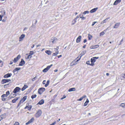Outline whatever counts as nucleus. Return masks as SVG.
Segmentation results:
<instances>
[{"mask_svg": "<svg viewBox=\"0 0 125 125\" xmlns=\"http://www.w3.org/2000/svg\"><path fill=\"white\" fill-rule=\"evenodd\" d=\"M42 114V111L40 110H39L35 114V116L36 118L38 117L41 116Z\"/></svg>", "mask_w": 125, "mask_h": 125, "instance_id": "nucleus-1", "label": "nucleus"}, {"mask_svg": "<svg viewBox=\"0 0 125 125\" xmlns=\"http://www.w3.org/2000/svg\"><path fill=\"white\" fill-rule=\"evenodd\" d=\"M53 65L52 64H51L50 65L48 66L46 68L44 69L42 71L43 72H46L50 69V68Z\"/></svg>", "mask_w": 125, "mask_h": 125, "instance_id": "nucleus-2", "label": "nucleus"}, {"mask_svg": "<svg viewBox=\"0 0 125 125\" xmlns=\"http://www.w3.org/2000/svg\"><path fill=\"white\" fill-rule=\"evenodd\" d=\"M58 40V39L55 37H52L51 40V42L53 43H54L57 42Z\"/></svg>", "mask_w": 125, "mask_h": 125, "instance_id": "nucleus-3", "label": "nucleus"}, {"mask_svg": "<svg viewBox=\"0 0 125 125\" xmlns=\"http://www.w3.org/2000/svg\"><path fill=\"white\" fill-rule=\"evenodd\" d=\"M45 90V89L44 88H40L39 89L38 92L40 94H41Z\"/></svg>", "mask_w": 125, "mask_h": 125, "instance_id": "nucleus-4", "label": "nucleus"}, {"mask_svg": "<svg viewBox=\"0 0 125 125\" xmlns=\"http://www.w3.org/2000/svg\"><path fill=\"white\" fill-rule=\"evenodd\" d=\"M11 80L10 79H3L2 80L1 83L2 84H4L10 81Z\"/></svg>", "mask_w": 125, "mask_h": 125, "instance_id": "nucleus-5", "label": "nucleus"}, {"mask_svg": "<svg viewBox=\"0 0 125 125\" xmlns=\"http://www.w3.org/2000/svg\"><path fill=\"white\" fill-rule=\"evenodd\" d=\"M21 90V88L19 87H16L14 90L13 92L14 93H16L19 92Z\"/></svg>", "mask_w": 125, "mask_h": 125, "instance_id": "nucleus-6", "label": "nucleus"}, {"mask_svg": "<svg viewBox=\"0 0 125 125\" xmlns=\"http://www.w3.org/2000/svg\"><path fill=\"white\" fill-rule=\"evenodd\" d=\"M6 115L5 114H4L0 116V121L2 119L5 118L6 117Z\"/></svg>", "mask_w": 125, "mask_h": 125, "instance_id": "nucleus-7", "label": "nucleus"}, {"mask_svg": "<svg viewBox=\"0 0 125 125\" xmlns=\"http://www.w3.org/2000/svg\"><path fill=\"white\" fill-rule=\"evenodd\" d=\"M25 62L24 61L23 59H21V61L20 62L19 64V66H22L23 65L25 64Z\"/></svg>", "mask_w": 125, "mask_h": 125, "instance_id": "nucleus-8", "label": "nucleus"}, {"mask_svg": "<svg viewBox=\"0 0 125 125\" xmlns=\"http://www.w3.org/2000/svg\"><path fill=\"white\" fill-rule=\"evenodd\" d=\"M12 75L11 73H8L5 74L4 76V78H7L8 77H10Z\"/></svg>", "mask_w": 125, "mask_h": 125, "instance_id": "nucleus-9", "label": "nucleus"}, {"mask_svg": "<svg viewBox=\"0 0 125 125\" xmlns=\"http://www.w3.org/2000/svg\"><path fill=\"white\" fill-rule=\"evenodd\" d=\"M25 35L24 34H22L19 37V41L21 42V41L25 37Z\"/></svg>", "mask_w": 125, "mask_h": 125, "instance_id": "nucleus-10", "label": "nucleus"}, {"mask_svg": "<svg viewBox=\"0 0 125 125\" xmlns=\"http://www.w3.org/2000/svg\"><path fill=\"white\" fill-rule=\"evenodd\" d=\"M80 59L79 58L76 61H75V60L73 61L72 62V64L73 65H75L77 64V63L78 62L79 60H80Z\"/></svg>", "mask_w": 125, "mask_h": 125, "instance_id": "nucleus-11", "label": "nucleus"}, {"mask_svg": "<svg viewBox=\"0 0 125 125\" xmlns=\"http://www.w3.org/2000/svg\"><path fill=\"white\" fill-rule=\"evenodd\" d=\"M81 36H79L77 38L76 40V42L77 43L79 42L81 40Z\"/></svg>", "mask_w": 125, "mask_h": 125, "instance_id": "nucleus-12", "label": "nucleus"}, {"mask_svg": "<svg viewBox=\"0 0 125 125\" xmlns=\"http://www.w3.org/2000/svg\"><path fill=\"white\" fill-rule=\"evenodd\" d=\"M34 118H31L29 121L26 123V125H28L32 123L34 120Z\"/></svg>", "mask_w": 125, "mask_h": 125, "instance_id": "nucleus-13", "label": "nucleus"}, {"mask_svg": "<svg viewBox=\"0 0 125 125\" xmlns=\"http://www.w3.org/2000/svg\"><path fill=\"white\" fill-rule=\"evenodd\" d=\"M86 50H85V51H83L80 54V59H81V57L82 56H83V55H84L85 53H86Z\"/></svg>", "mask_w": 125, "mask_h": 125, "instance_id": "nucleus-14", "label": "nucleus"}, {"mask_svg": "<svg viewBox=\"0 0 125 125\" xmlns=\"http://www.w3.org/2000/svg\"><path fill=\"white\" fill-rule=\"evenodd\" d=\"M98 9V8L97 7L95 8H94L91 10L90 11V12L91 13H94Z\"/></svg>", "mask_w": 125, "mask_h": 125, "instance_id": "nucleus-15", "label": "nucleus"}, {"mask_svg": "<svg viewBox=\"0 0 125 125\" xmlns=\"http://www.w3.org/2000/svg\"><path fill=\"white\" fill-rule=\"evenodd\" d=\"M44 100L43 99H42L37 104L42 105L44 103Z\"/></svg>", "mask_w": 125, "mask_h": 125, "instance_id": "nucleus-16", "label": "nucleus"}, {"mask_svg": "<svg viewBox=\"0 0 125 125\" xmlns=\"http://www.w3.org/2000/svg\"><path fill=\"white\" fill-rule=\"evenodd\" d=\"M121 1V0H116L114 2L113 5H116L120 3Z\"/></svg>", "mask_w": 125, "mask_h": 125, "instance_id": "nucleus-17", "label": "nucleus"}, {"mask_svg": "<svg viewBox=\"0 0 125 125\" xmlns=\"http://www.w3.org/2000/svg\"><path fill=\"white\" fill-rule=\"evenodd\" d=\"M90 61H88L86 62V64H87L88 65H89L91 66H93L94 65V63H92V62H91V63H90Z\"/></svg>", "mask_w": 125, "mask_h": 125, "instance_id": "nucleus-18", "label": "nucleus"}, {"mask_svg": "<svg viewBox=\"0 0 125 125\" xmlns=\"http://www.w3.org/2000/svg\"><path fill=\"white\" fill-rule=\"evenodd\" d=\"M45 52L49 55H51L52 52L50 50H46L45 51Z\"/></svg>", "mask_w": 125, "mask_h": 125, "instance_id": "nucleus-19", "label": "nucleus"}, {"mask_svg": "<svg viewBox=\"0 0 125 125\" xmlns=\"http://www.w3.org/2000/svg\"><path fill=\"white\" fill-rule=\"evenodd\" d=\"M120 24V23H117L114 26V28H117L118 27Z\"/></svg>", "mask_w": 125, "mask_h": 125, "instance_id": "nucleus-20", "label": "nucleus"}, {"mask_svg": "<svg viewBox=\"0 0 125 125\" xmlns=\"http://www.w3.org/2000/svg\"><path fill=\"white\" fill-rule=\"evenodd\" d=\"M99 47V45H96L94 46H92L90 47V48L91 49H95Z\"/></svg>", "mask_w": 125, "mask_h": 125, "instance_id": "nucleus-21", "label": "nucleus"}, {"mask_svg": "<svg viewBox=\"0 0 125 125\" xmlns=\"http://www.w3.org/2000/svg\"><path fill=\"white\" fill-rule=\"evenodd\" d=\"M28 87V86L27 85L25 84L22 89V91H23L25 90L26 88Z\"/></svg>", "mask_w": 125, "mask_h": 125, "instance_id": "nucleus-22", "label": "nucleus"}, {"mask_svg": "<svg viewBox=\"0 0 125 125\" xmlns=\"http://www.w3.org/2000/svg\"><path fill=\"white\" fill-rule=\"evenodd\" d=\"M31 107L32 106L31 105L26 106L25 107L24 109H27L28 110H31Z\"/></svg>", "mask_w": 125, "mask_h": 125, "instance_id": "nucleus-23", "label": "nucleus"}, {"mask_svg": "<svg viewBox=\"0 0 125 125\" xmlns=\"http://www.w3.org/2000/svg\"><path fill=\"white\" fill-rule=\"evenodd\" d=\"M20 98V97H19L16 98L15 99L13 100H12V102L13 103H15L17 100H18Z\"/></svg>", "mask_w": 125, "mask_h": 125, "instance_id": "nucleus-24", "label": "nucleus"}, {"mask_svg": "<svg viewBox=\"0 0 125 125\" xmlns=\"http://www.w3.org/2000/svg\"><path fill=\"white\" fill-rule=\"evenodd\" d=\"M21 69L20 68H15L14 70H13V72L14 73H15L16 71H18L19 70Z\"/></svg>", "mask_w": 125, "mask_h": 125, "instance_id": "nucleus-25", "label": "nucleus"}, {"mask_svg": "<svg viewBox=\"0 0 125 125\" xmlns=\"http://www.w3.org/2000/svg\"><path fill=\"white\" fill-rule=\"evenodd\" d=\"M75 90V88H73L69 89L68 90V91L69 92L74 91Z\"/></svg>", "mask_w": 125, "mask_h": 125, "instance_id": "nucleus-26", "label": "nucleus"}, {"mask_svg": "<svg viewBox=\"0 0 125 125\" xmlns=\"http://www.w3.org/2000/svg\"><path fill=\"white\" fill-rule=\"evenodd\" d=\"M109 19V17L106 18V19H105V20H104L103 21H102V22H101V24H103L104 23L106 22V21H107Z\"/></svg>", "mask_w": 125, "mask_h": 125, "instance_id": "nucleus-27", "label": "nucleus"}, {"mask_svg": "<svg viewBox=\"0 0 125 125\" xmlns=\"http://www.w3.org/2000/svg\"><path fill=\"white\" fill-rule=\"evenodd\" d=\"M76 21L77 20L74 19L72 21L71 25H74V24L76 22Z\"/></svg>", "mask_w": 125, "mask_h": 125, "instance_id": "nucleus-28", "label": "nucleus"}, {"mask_svg": "<svg viewBox=\"0 0 125 125\" xmlns=\"http://www.w3.org/2000/svg\"><path fill=\"white\" fill-rule=\"evenodd\" d=\"M93 37L92 35L90 34H88V38L89 40H91V38H92Z\"/></svg>", "mask_w": 125, "mask_h": 125, "instance_id": "nucleus-29", "label": "nucleus"}, {"mask_svg": "<svg viewBox=\"0 0 125 125\" xmlns=\"http://www.w3.org/2000/svg\"><path fill=\"white\" fill-rule=\"evenodd\" d=\"M94 58H92L91 59V62L92 63H94V62H95L96 60H95V59H94Z\"/></svg>", "mask_w": 125, "mask_h": 125, "instance_id": "nucleus-30", "label": "nucleus"}, {"mask_svg": "<svg viewBox=\"0 0 125 125\" xmlns=\"http://www.w3.org/2000/svg\"><path fill=\"white\" fill-rule=\"evenodd\" d=\"M49 83H50V81L48 80L47 82L45 84V86L46 87H47L49 85Z\"/></svg>", "mask_w": 125, "mask_h": 125, "instance_id": "nucleus-31", "label": "nucleus"}, {"mask_svg": "<svg viewBox=\"0 0 125 125\" xmlns=\"http://www.w3.org/2000/svg\"><path fill=\"white\" fill-rule=\"evenodd\" d=\"M9 83H8L7 84H6L5 85H4V88H7L9 87Z\"/></svg>", "mask_w": 125, "mask_h": 125, "instance_id": "nucleus-32", "label": "nucleus"}, {"mask_svg": "<svg viewBox=\"0 0 125 125\" xmlns=\"http://www.w3.org/2000/svg\"><path fill=\"white\" fill-rule=\"evenodd\" d=\"M27 96H24L21 99L23 100V101L24 102L26 99Z\"/></svg>", "mask_w": 125, "mask_h": 125, "instance_id": "nucleus-33", "label": "nucleus"}, {"mask_svg": "<svg viewBox=\"0 0 125 125\" xmlns=\"http://www.w3.org/2000/svg\"><path fill=\"white\" fill-rule=\"evenodd\" d=\"M120 106L123 107H125V103H122Z\"/></svg>", "mask_w": 125, "mask_h": 125, "instance_id": "nucleus-34", "label": "nucleus"}, {"mask_svg": "<svg viewBox=\"0 0 125 125\" xmlns=\"http://www.w3.org/2000/svg\"><path fill=\"white\" fill-rule=\"evenodd\" d=\"M89 13V12L88 11H86L84 12L83 13V14H88Z\"/></svg>", "mask_w": 125, "mask_h": 125, "instance_id": "nucleus-35", "label": "nucleus"}, {"mask_svg": "<svg viewBox=\"0 0 125 125\" xmlns=\"http://www.w3.org/2000/svg\"><path fill=\"white\" fill-rule=\"evenodd\" d=\"M105 34L104 32V31H102L100 33V35L101 36L104 35Z\"/></svg>", "mask_w": 125, "mask_h": 125, "instance_id": "nucleus-36", "label": "nucleus"}, {"mask_svg": "<svg viewBox=\"0 0 125 125\" xmlns=\"http://www.w3.org/2000/svg\"><path fill=\"white\" fill-rule=\"evenodd\" d=\"M37 95L36 94H34V95H33L31 96V98L33 99L35 98L36 97Z\"/></svg>", "mask_w": 125, "mask_h": 125, "instance_id": "nucleus-37", "label": "nucleus"}, {"mask_svg": "<svg viewBox=\"0 0 125 125\" xmlns=\"http://www.w3.org/2000/svg\"><path fill=\"white\" fill-rule=\"evenodd\" d=\"M18 60L16 58H14V60H13L14 62L15 63L16 62L18 61Z\"/></svg>", "mask_w": 125, "mask_h": 125, "instance_id": "nucleus-38", "label": "nucleus"}, {"mask_svg": "<svg viewBox=\"0 0 125 125\" xmlns=\"http://www.w3.org/2000/svg\"><path fill=\"white\" fill-rule=\"evenodd\" d=\"M10 94V92L9 91H7L6 93V96H7Z\"/></svg>", "mask_w": 125, "mask_h": 125, "instance_id": "nucleus-39", "label": "nucleus"}, {"mask_svg": "<svg viewBox=\"0 0 125 125\" xmlns=\"http://www.w3.org/2000/svg\"><path fill=\"white\" fill-rule=\"evenodd\" d=\"M34 53V52L32 51H31L30 52V53H29V54L31 55H33Z\"/></svg>", "mask_w": 125, "mask_h": 125, "instance_id": "nucleus-40", "label": "nucleus"}, {"mask_svg": "<svg viewBox=\"0 0 125 125\" xmlns=\"http://www.w3.org/2000/svg\"><path fill=\"white\" fill-rule=\"evenodd\" d=\"M20 55H19L17 56L16 58L18 60L20 58Z\"/></svg>", "mask_w": 125, "mask_h": 125, "instance_id": "nucleus-41", "label": "nucleus"}, {"mask_svg": "<svg viewBox=\"0 0 125 125\" xmlns=\"http://www.w3.org/2000/svg\"><path fill=\"white\" fill-rule=\"evenodd\" d=\"M6 95L5 94H4L2 95L1 96L2 98H3L5 97H7Z\"/></svg>", "mask_w": 125, "mask_h": 125, "instance_id": "nucleus-42", "label": "nucleus"}, {"mask_svg": "<svg viewBox=\"0 0 125 125\" xmlns=\"http://www.w3.org/2000/svg\"><path fill=\"white\" fill-rule=\"evenodd\" d=\"M19 125L20 123L18 122H15L14 125Z\"/></svg>", "mask_w": 125, "mask_h": 125, "instance_id": "nucleus-43", "label": "nucleus"}, {"mask_svg": "<svg viewBox=\"0 0 125 125\" xmlns=\"http://www.w3.org/2000/svg\"><path fill=\"white\" fill-rule=\"evenodd\" d=\"M34 27V28H35V25H34L33 24V23L32 25L31 26V27L30 28V30H31V28L32 27Z\"/></svg>", "mask_w": 125, "mask_h": 125, "instance_id": "nucleus-44", "label": "nucleus"}, {"mask_svg": "<svg viewBox=\"0 0 125 125\" xmlns=\"http://www.w3.org/2000/svg\"><path fill=\"white\" fill-rule=\"evenodd\" d=\"M37 77H36V76H35V77H34V78L33 79H32V81H34L36 79H37Z\"/></svg>", "mask_w": 125, "mask_h": 125, "instance_id": "nucleus-45", "label": "nucleus"}, {"mask_svg": "<svg viewBox=\"0 0 125 125\" xmlns=\"http://www.w3.org/2000/svg\"><path fill=\"white\" fill-rule=\"evenodd\" d=\"M32 57V56L31 55H29L28 56L27 58V59H30Z\"/></svg>", "mask_w": 125, "mask_h": 125, "instance_id": "nucleus-46", "label": "nucleus"}, {"mask_svg": "<svg viewBox=\"0 0 125 125\" xmlns=\"http://www.w3.org/2000/svg\"><path fill=\"white\" fill-rule=\"evenodd\" d=\"M97 22H96V21L93 22V23L92 25V26H93Z\"/></svg>", "mask_w": 125, "mask_h": 125, "instance_id": "nucleus-47", "label": "nucleus"}, {"mask_svg": "<svg viewBox=\"0 0 125 125\" xmlns=\"http://www.w3.org/2000/svg\"><path fill=\"white\" fill-rule=\"evenodd\" d=\"M66 97V96L65 95H64L63 96V97L62 98H61V100H62L63 99H64Z\"/></svg>", "mask_w": 125, "mask_h": 125, "instance_id": "nucleus-48", "label": "nucleus"}, {"mask_svg": "<svg viewBox=\"0 0 125 125\" xmlns=\"http://www.w3.org/2000/svg\"><path fill=\"white\" fill-rule=\"evenodd\" d=\"M55 53L57 54H58L59 53V51L58 50H55Z\"/></svg>", "mask_w": 125, "mask_h": 125, "instance_id": "nucleus-49", "label": "nucleus"}, {"mask_svg": "<svg viewBox=\"0 0 125 125\" xmlns=\"http://www.w3.org/2000/svg\"><path fill=\"white\" fill-rule=\"evenodd\" d=\"M56 124V122L55 121L53 123L51 124L50 125H54Z\"/></svg>", "mask_w": 125, "mask_h": 125, "instance_id": "nucleus-50", "label": "nucleus"}, {"mask_svg": "<svg viewBox=\"0 0 125 125\" xmlns=\"http://www.w3.org/2000/svg\"><path fill=\"white\" fill-rule=\"evenodd\" d=\"M82 20H85L86 19V18L83 16V15H82Z\"/></svg>", "mask_w": 125, "mask_h": 125, "instance_id": "nucleus-51", "label": "nucleus"}, {"mask_svg": "<svg viewBox=\"0 0 125 125\" xmlns=\"http://www.w3.org/2000/svg\"><path fill=\"white\" fill-rule=\"evenodd\" d=\"M54 50H58L59 49V47L57 46L56 48H54Z\"/></svg>", "mask_w": 125, "mask_h": 125, "instance_id": "nucleus-52", "label": "nucleus"}, {"mask_svg": "<svg viewBox=\"0 0 125 125\" xmlns=\"http://www.w3.org/2000/svg\"><path fill=\"white\" fill-rule=\"evenodd\" d=\"M88 103H87L85 102L84 104V106H86L88 104Z\"/></svg>", "mask_w": 125, "mask_h": 125, "instance_id": "nucleus-53", "label": "nucleus"}, {"mask_svg": "<svg viewBox=\"0 0 125 125\" xmlns=\"http://www.w3.org/2000/svg\"><path fill=\"white\" fill-rule=\"evenodd\" d=\"M123 41V39L119 43V45H121V42Z\"/></svg>", "mask_w": 125, "mask_h": 125, "instance_id": "nucleus-54", "label": "nucleus"}, {"mask_svg": "<svg viewBox=\"0 0 125 125\" xmlns=\"http://www.w3.org/2000/svg\"><path fill=\"white\" fill-rule=\"evenodd\" d=\"M46 81L45 80H44L42 82V84H44L45 83Z\"/></svg>", "mask_w": 125, "mask_h": 125, "instance_id": "nucleus-55", "label": "nucleus"}, {"mask_svg": "<svg viewBox=\"0 0 125 125\" xmlns=\"http://www.w3.org/2000/svg\"><path fill=\"white\" fill-rule=\"evenodd\" d=\"M79 17H80V16H78V15H77V17L75 18V20H77V19L79 18Z\"/></svg>", "mask_w": 125, "mask_h": 125, "instance_id": "nucleus-56", "label": "nucleus"}, {"mask_svg": "<svg viewBox=\"0 0 125 125\" xmlns=\"http://www.w3.org/2000/svg\"><path fill=\"white\" fill-rule=\"evenodd\" d=\"M93 58H94V59H95V60H96L97 59L99 58V57H93Z\"/></svg>", "mask_w": 125, "mask_h": 125, "instance_id": "nucleus-57", "label": "nucleus"}, {"mask_svg": "<svg viewBox=\"0 0 125 125\" xmlns=\"http://www.w3.org/2000/svg\"><path fill=\"white\" fill-rule=\"evenodd\" d=\"M3 17V16H1L0 15V21L2 20V18Z\"/></svg>", "mask_w": 125, "mask_h": 125, "instance_id": "nucleus-58", "label": "nucleus"}, {"mask_svg": "<svg viewBox=\"0 0 125 125\" xmlns=\"http://www.w3.org/2000/svg\"><path fill=\"white\" fill-rule=\"evenodd\" d=\"M13 62H14L13 60L12 61H11L10 62V63H9L10 64H12L13 63Z\"/></svg>", "mask_w": 125, "mask_h": 125, "instance_id": "nucleus-59", "label": "nucleus"}, {"mask_svg": "<svg viewBox=\"0 0 125 125\" xmlns=\"http://www.w3.org/2000/svg\"><path fill=\"white\" fill-rule=\"evenodd\" d=\"M83 99L82 98V97H81L78 100V101H81Z\"/></svg>", "mask_w": 125, "mask_h": 125, "instance_id": "nucleus-60", "label": "nucleus"}, {"mask_svg": "<svg viewBox=\"0 0 125 125\" xmlns=\"http://www.w3.org/2000/svg\"><path fill=\"white\" fill-rule=\"evenodd\" d=\"M57 54L55 53H54L52 54V56H56Z\"/></svg>", "mask_w": 125, "mask_h": 125, "instance_id": "nucleus-61", "label": "nucleus"}, {"mask_svg": "<svg viewBox=\"0 0 125 125\" xmlns=\"http://www.w3.org/2000/svg\"><path fill=\"white\" fill-rule=\"evenodd\" d=\"M23 100H21V99L20 100L19 102L21 104L23 103Z\"/></svg>", "mask_w": 125, "mask_h": 125, "instance_id": "nucleus-62", "label": "nucleus"}, {"mask_svg": "<svg viewBox=\"0 0 125 125\" xmlns=\"http://www.w3.org/2000/svg\"><path fill=\"white\" fill-rule=\"evenodd\" d=\"M6 99L5 98H2V100L3 101H5L6 100Z\"/></svg>", "mask_w": 125, "mask_h": 125, "instance_id": "nucleus-63", "label": "nucleus"}, {"mask_svg": "<svg viewBox=\"0 0 125 125\" xmlns=\"http://www.w3.org/2000/svg\"><path fill=\"white\" fill-rule=\"evenodd\" d=\"M123 77L125 79V73L124 74H123Z\"/></svg>", "mask_w": 125, "mask_h": 125, "instance_id": "nucleus-64", "label": "nucleus"}]
</instances>
